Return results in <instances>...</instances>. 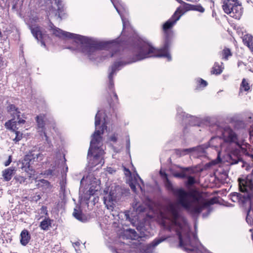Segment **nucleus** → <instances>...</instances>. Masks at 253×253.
<instances>
[{
    "instance_id": "f257e3e1",
    "label": "nucleus",
    "mask_w": 253,
    "mask_h": 253,
    "mask_svg": "<svg viewBox=\"0 0 253 253\" xmlns=\"http://www.w3.org/2000/svg\"><path fill=\"white\" fill-rule=\"evenodd\" d=\"M176 203H175V231L179 238L178 247L188 253H207V250L199 242L197 236L189 231L186 221L182 218V222L179 223L176 206L182 207L193 215L199 214L202 211L213 204V200L206 202L199 201V197L194 193L178 189Z\"/></svg>"
},
{
    "instance_id": "f03ea898",
    "label": "nucleus",
    "mask_w": 253,
    "mask_h": 253,
    "mask_svg": "<svg viewBox=\"0 0 253 253\" xmlns=\"http://www.w3.org/2000/svg\"><path fill=\"white\" fill-rule=\"evenodd\" d=\"M50 30L57 37L73 39L77 44L75 49H81L83 52L88 55L95 52L97 49L108 48L112 50L118 47L119 44L116 42H97L92 39L83 37L79 35L63 31L50 23L49 25Z\"/></svg>"
},
{
    "instance_id": "7ed1b4c3",
    "label": "nucleus",
    "mask_w": 253,
    "mask_h": 253,
    "mask_svg": "<svg viewBox=\"0 0 253 253\" xmlns=\"http://www.w3.org/2000/svg\"><path fill=\"white\" fill-rule=\"evenodd\" d=\"M174 24V20H168L163 25V31L165 35L164 47L161 49H157L149 43H143L138 48L136 54L137 60H140L150 57H165L169 61L171 60L172 57L168 50L170 45L172 33L171 30Z\"/></svg>"
},
{
    "instance_id": "20e7f679",
    "label": "nucleus",
    "mask_w": 253,
    "mask_h": 253,
    "mask_svg": "<svg viewBox=\"0 0 253 253\" xmlns=\"http://www.w3.org/2000/svg\"><path fill=\"white\" fill-rule=\"evenodd\" d=\"M100 113L98 111L95 118V126L96 130L92 135V139L90 143V147L88 151L87 159L90 168L100 164L101 166L104 163L103 159L104 151L102 146V137L101 134H103L107 126L104 123L101 126V130H97V127L100 124Z\"/></svg>"
},
{
    "instance_id": "39448f33",
    "label": "nucleus",
    "mask_w": 253,
    "mask_h": 253,
    "mask_svg": "<svg viewBox=\"0 0 253 253\" xmlns=\"http://www.w3.org/2000/svg\"><path fill=\"white\" fill-rule=\"evenodd\" d=\"M43 155L39 152H35V150H32L27 154L22 160L21 168L29 174V177L35 175V171L31 166L34 162H39L42 160Z\"/></svg>"
},
{
    "instance_id": "423d86ee",
    "label": "nucleus",
    "mask_w": 253,
    "mask_h": 253,
    "mask_svg": "<svg viewBox=\"0 0 253 253\" xmlns=\"http://www.w3.org/2000/svg\"><path fill=\"white\" fill-rule=\"evenodd\" d=\"M160 223L164 228L172 231L174 224V205L169 204L163 211L160 212L159 216Z\"/></svg>"
},
{
    "instance_id": "0eeeda50",
    "label": "nucleus",
    "mask_w": 253,
    "mask_h": 253,
    "mask_svg": "<svg viewBox=\"0 0 253 253\" xmlns=\"http://www.w3.org/2000/svg\"><path fill=\"white\" fill-rule=\"evenodd\" d=\"M222 8L231 17L239 19L242 15L241 4L238 0H224Z\"/></svg>"
},
{
    "instance_id": "6e6552de",
    "label": "nucleus",
    "mask_w": 253,
    "mask_h": 253,
    "mask_svg": "<svg viewBox=\"0 0 253 253\" xmlns=\"http://www.w3.org/2000/svg\"><path fill=\"white\" fill-rule=\"evenodd\" d=\"M121 195L122 193L119 187L111 190L109 194L104 198V203L107 208L112 211L115 204L120 199Z\"/></svg>"
},
{
    "instance_id": "1a4fd4ad",
    "label": "nucleus",
    "mask_w": 253,
    "mask_h": 253,
    "mask_svg": "<svg viewBox=\"0 0 253 253\" xmlns=\"http://www.w3.org/2000/svg\"><path fill=\"white\" fill-rule=\"evenodd\" d=\"M222 137L225 142L234 143L240 147L242 142L239 140L235 132L229 127H226L222 132Z\"/></svg>"
},
{
    "instance_id": "9d476101",
    "label": "nucleus",
    "mask_w": 253,
    "mask_h": 253,
    "mask_svg": "<svg viewBox=\"0 0 253 253\" xmlns=\"http://www.w3.org/2000/svg\"><path fill=\"white\" fill-rule=\"evenodd\" d=\"M160 173L163 179L167 189L169 191L173 193L174 189L172 184L170 181L171 176L168 175L164 171H162V170H160Z\"/></svg>"
},
{
    "instance_id": "9b49d317",
    "label": "nucleus",
    "mask_w": 253,
    "mask_h": 253,
    "mask_svg": "<svg viewBox=\"0 0 253 253\" xmlns=\"http://www.w3.org/2000/svg\"><path fill=\"white\" fill-rule=\"evenodd\" d=\"M124 64L122 62H115L110 68L109 70H111V72L109 75V87H111L113 86V75L115 73L116 71L120 70V67H122Z\"/></svg>"
},
{
    "instance_id": "f8f14e48",
    "label": "nucleus",
    "mask_w": 253,
    "mask_h": 253,
    "mask_svg": "<svg viewBox=\"0 0 253 253\" xmlns=\"http://www.w3.org/2000/svg\"><path fill=\"white\" fill-rule=\"evenodd\" d=\"M124 171L126 176L128 177V179L129 180V185L133 192H136L137 186L142 189V187L138 183L133 182L132 180H130L131 173L128 169L126 168H124Z\"/></svg>"
},
{
    "instance_id": "ddd939ff",
    "label": "nucleus",
    "mask_w": 253,
    "mask_h": 253,
    "mask_svg": "<svg viewBox=\"0 0 253 253\" xmlns=\"http://www.w3.org/2000/svg\"><path fill=\"white\" fill-rule=\"evenodd\" d=\"M7 112L11 115V117L14 118L17 117V119H19L20 116V112L19 109L16 107L14 105L10 104L7 108Z\"/></svg>"
},
{
    "instance_id": "4468645a",
    "label": "nucleus",
    "mask_w": 253,
    "mask_h": 253,
    "mask_svg": "<svg viewBox=\"0 0 253 253\" xmlns=\"http://www.w3.org/2000/svg\"><path fill=\"white\" fill-rule=\"evenodd\" d=\"M30 29L33 35L38 40L42 38V33L40 27L37 26H30Z\"/></svg>"
},
{
    "instance_id": "2eb2a0df",
    "label": "nucleus",
    "mask_w": 253,
    "mask_h": 253,
    "mask_svg": "<svg viewBox=\"0 0 253 253\" xmlns=\"http://www.w3.org/2000/svg\"><path fill=\"white\" fill-rule=\"evenodd\" d=\"M245 44L247 45L253 53V37L250 35H246L243 39Z\"/></svg>"
},
{
    "instance_id": "dca6fc26",
    "label": "nucleus",
    "mask_w": 253,
    "mask_h": 253,
    "mask_svg": "<svg viewBox=\"0 0 253 253\" xmlns=\"http://www.w3.org/2000/svg\"><path fill=\"white\" fill-rule=\"evenodd\" d=\"M20 236V242L21 244L23 246H26L28 243L30 239L28 232L26 230H24L21 233Z\"/></svg>"
},
{
    "instance_id": "f3484780",
    "label": "nucleus",
    "mask_w": 253,
    "mask_h": 253,
    "mask_svg": "<svg viewBox=\"0 0 253 253\" xmlns=\"http://www.w3.org/2000/svg\"><path fill=\"white\" fill-rule=\"evenodd\" d=\"M133 210L136 213L140 214L143 212L146 209V206L144 204H140L139 203H133L132 205Z\"/></svg>"
},
{
    "instance_id": "a211bd4d",
    "label": "nucleus",
    "mask_w": 253,
    "mask_h": 253,
    "mask_svg": "<svg viewBox=\"0 0 253 253\" xmlns=\"http://www.w3.org/2000/svg\"><path fill=\"white\" fill-rule=\"evenodd\" d=\"M59 162L58 160L55 161V166H53L52 169H49L45 171L44 174L46 175V176H50V175H57L58 174V171L57 170L55 169V166L56 165H58Z\"/></svg>"
},
{
    "instance_id": "6ab92c4d",
    "label": "nucleus",
    "mask_w": 253,
    "mask_h": 253,
    "mask_svg": "<svg viewBox=\"0 0 253 253\" xmlns=\"http://www.w3.org/2000/svg\"><path fill=\"white\" fill-rule=\"evenodd\" d=\"M14 169L12 168H8L5 169L2 172V176L5 181L10 180L12 176Z\"/></svg>"
},
{
    "instance_id": "aec40b11",
    "label": "nucleus",
    "mask_w": 253,
    "mask_h": 253,
    "mask_svg": "<svg viewBox=\"0 0 253 253\" xmlns=\"http://www.w3.org/2000/svg\"><path fill=\"white\" fill-rule=\"evenodd\" d=\"M195 149L194 148L190 149H176L175 150V155H177L178 157L183 156L186 154H188Z\"/></svg>"
},
{
    "instance_id": "412c9836",
    "label": "nucleus",
    "mask_w": 253,
    "mask_h": 253,
    "mask_svg": "<svg viewBox=\"0 0 253 253\" xmlns=\"http://www.w3.org/2000/svg\"><path fill=\"white\" fill-rule=\"evenodd\" d=\"M223 69V68L220 66L218 63L215 62L212 68L211 73L213 74L219 75L222 73Z\"/></svg>"
},
{
    "instance_id": "4be33fe9",
    "label": "nucleus",
    "mask_w": 253,
    "mask_h": 253,
    "mask_svg": "<svg viewBox=\"0 0 253 253\" xmlns=\"http://www.w3.org/2000/svg\"><path fill=\"white\" fill-rule=\"evenodd\" d=\"M16 122L14 121V119H11L5 123V126L6 128L12 130L13 131H15L16 128Z\"/></svg>"
},
{
    "instance_id": "5701e85b",
    "label": "nucleus",
    "mask_w": 253,
    "mask_h": 253,
    "mask_svg": "<svg viewBox=\"0 0 253 253\" xmlns=\"http://www.w3.org/2000/svg\"><path fill=\"white\" fill-rule=\"evenodd\" d=\"M189 169V168H182V170L180 172H176L175 170V177L185 178L187 177L186 172Z\"/></svg>"
},
{
    "instance_id": "b1692460",
    "label": "nucleus",
    "mask_w": 253,
    "mask_h": 253,
    "mask_svg": "<svg viewBox=\"0 0 253 253\" xmlns=\"http://www.w3.org/2000/svg\"><path fill=\"white\" fill-rule=\"evenodd\" d=\"M44 116L42 115L38 116L36 117L38 126L40 128H42L44 126Z\"/></svg>"
},
{
    "instance_id": "393cba45",
    "label": "nucleus",
    "mask_w": 253,
    "mask_h": 253,
    "mask_svg": "<svg viewBox=\"0 0 253 253\" xmlns=\"http://www.w3.org/2000/svg\"><path fill=\"white\" fill-rule=\"evenodd\" d=\"M240 161H242V160L239 157H237L233 154L230 155L228 162L231 165L236 164Z\"/></svg>"
},
{
    "instance_id": "a878e982",
    "label": "nucleus",
    "mask_w": 253,
    "mask_h": 253,
    "mask_svg": "<svg viewBox=\"0 0 253 253\" xmlns=\"http://www.w3.org/2000/svg\"><path fill=\"white\" fill-rule=\"evenodd\" d=\"M50 224V220L48 219H44L41 222L40 227L43 230H47Z\"/></svg>"
},
{
    "instance_id": "bb28decb",
    "label": "nucleus",
    "mask_w": 253,
    "mask_h": 253,
    "mask_svg": "<svg viewBox=\"0 0 253 253\" xmlns=\"http://www.w3.org/2000/svg\"><path fill=\"white\" fill-rule=\"evenodd\" d=\"M73 215L78 220L81 221H84V218L83 216V215L82 213L78 210L75 209L73 213Z\"/></svg>"
},
{
    "instance_id": "cd10ccee",
    "label": "nucleus",
    "mask_w": 253,
    "mask_h": 253,
    "mask_svg": "<svg viewBox=\"0 0 253 253\" xmlns=\"http://www.w3.org/2000/svg\"><path fill=\"white\" fill-rule=\"evenodd\" d=\"M243 89L245 91H248L250 89L249 84L245 79L242 80L240 86V91H242Z\"/></svg>"
},
{
    "instance_id": "c85d7f7f",
    "label": "nucleus",
    "mask_w": 253,
    "mask_h": 253,
    "mask_svg": "<svg viewBox=\"0 0 253 253\" xmlns=\"http://www.w3.org/2000/svg\"><path fill=\"white\" fill-rule=\"evenodd\" d=\"M222 59L227 60L228 57L232 55V53L231 52L229 48H225L223 50L222 52Z\"/></svg>"
},
{
    "instance_id": "c756f323",
    "label": "nucleus",
    "mask_w": 253,
    "mask_h": 253,
    "mask_svg": "<svg viewBox=\"0 0 253 253\" xmlns=\"http://www.w3.org/2000/svg\"><path fill=\"white\" fill-rule=\"evenodd\" d=\"M165 240L164 238L156 239L154 240L150 245V247H155Z\"/></svg>"
},
{
    "instance_id": "7c9ffc66",
    "label": "nucleus",
    "mask_w": 253,
    "mask_h": 253,
    "mask_svg": "<svg viewBox=\"0 0 253 253\" xmlns=\"http://www.w3.org/2000/svg\"><path fill=\"white\" fill-rule=\"evenodd\" d=\"M127 232H128L131 239H135L137 237V233L134 229H129Z\"/></svg>"
},
{
    "instance_id": "2f4dec72",
    "label": "nucleus",
    "mask_w": 253,
    "mask_h": 253,
    "mask_svg": "<svg viewBox=\"0 0 253 253\" xmlns=\"http://www.w3.org/2000/svg\"><path fill=\"white\" fill-rule=\"evenodd\" d=\"M14 131L15 132L16 136L13 139V141L17 142L20 140L22 138V134L20 132L16 131V130Z\"/></svg>"
},
{
    "instance_id": "473e14b6",
    "label": "nucleus",
    "mask_w": 253,
    "mask_h": 253,
    "mask_svg": "<svg viewBox=\"0 0 253 253\" xmlns=\"http://www.w3.org/2000/svg\"><path fill=\"white\" fill-rule=\"evenodd\" d=\"M197 82H198L199 85L202 87L206 86L208 84L207 82L202 79H198Z\"/></svg>"
},
{
    "instance_id": "72a5a7b5",
    "label": "nucleus",
    "mask_w": 253,
    "mask_h": 253,
    "mask_svg": "<svg viewBox=\"0 0 253 253\" xmlns=\"http://www.w3.org/2000/svg\"><path fill=\"white\" fill-rule=\"evenodd\" d=\"M195 183V178L192 176L187 177V184L189 185H192Z\"/></svg>"
},
{
    "instance_id": "f704fd0d",
    "label": "nucleus",
    "mask_w": 253,
    "mask_h": 253,
    "mask_svg": "<svg viewBox=\"0 0 253 253\" xmlns=\"http://www.w3.org/2000/svg\"><path fill=\"white\" fill-rule=\"evenodd\" d=\"M219 139L217 137H212L211 139L210 142H209V146H213V144L214 141H216L217 140Z\"/></svg>"
},
{
    "instance_id": "c9c22d12",
    "label": "nucleus",
    "mask_w": 253,
    "mask_h": 253,
    "mask_svg": "<svg viewBox=\"0 0 253 253\" xmlns=\"http://www.w3.org/2000/svg\"><path fill=\"white\" fill-rule=\"evenodd\" d=\"M250 211H249L246 217V220L248 223L251 222L252 217L250 215Z\"/></svg>"
},
{
    "instance_id": "e433bc0d",
    "label": "nucleus",
    "mask_w": 253,
    "mask_h": 253,
    "mask_svg": "<svg viewBox=\"0 0 253 253\" xmlns=\"http://www.w3.org/2000/svg\"><path fill=\"white\" fill-rule=\"evenodd\" d=\"M11 162V156H9L8 159L4 163L5 166H8L10 163Z\"/></svg>"
},
{
    "instance_id": "4c0bfd02",
    "label": "nucleus",
    "mask_w": 253,
    "mask_h": 253,
    "mask_svg": "<svg viewBox=\"0 0 253 253\" xmlns=\"http://www.w3.org/2000/svg\"><path fill=\"white\" fill-rule=\"evenodd\" d=\"M43 181H44V184H45V186H46L47 187V188L49 189V190H50L52 186L50 185V183L48 181H47L46 180H43Z\"/></svg>"
},
{
    "instance_id": "58836bf2",
    "label": "nucleus",
    "mask_w": 253,
    "mask_h": 253,
    "mask_svg": "<svg viewBox=\"0 0 253 253\" xmlns=\"http://www.w3.org/2000/svg\"><path fill=\"white\" fill-rule=\"evenodd\" d=\"M107 171L109 173H111V174H112L114 172H115V170L114 169H113L112 168H108L107 169Z\"/></svg>"
},
{
    "instance_id": "ea45409f",
    "label": "nucleus",
    "mask_w": 253,
    "mask_h": 253,
    "mask_svg": "<svg viewBox=\"0 0 253 253\" xmlns=\"http://www.w3.org/2000/svg\"><path fill=\"white\" fill-rule=\"evenodd\" d=\"M18 120V121L17 122H16V124H24L25 123V121L24 120L21 119H20V118Z\"/></svg>"
},
{
    "instance_id": "a19ab883",
    "label": "nucleus",
    "mask_w": 253,
    "mask_h": 253,
    "mask_svg": "<svg viewBox=\"0 0 253 253\" xmlns=\"http://www.w3.org/2000/svg\"><path fill=\"white\" fill-rule=\"evenodd\" d=\"M110 140L112 141L115 142L117 141V137L115 135L112 136L111 137Z\"/></svg>"
},
{
    "instance_id": "79ce46f5",
    "label": "nucleus",
    "mask_w": 253,
    "mask_h": 253,
    "mask_svg": "<svg viewBox=\"0 0 253 253\" xmlns=\"http://www.w3.org/2000/svg\"><path fill=\"white\" fill-rule=\"evenodd\" d=\"M198 10L199 11L201 12H204V11H205V9H204L203 7H201H201H200L198 9Z\"/></svg>"
},
{
    "instance_id": "37998d69",
    "label": "nucleus",
    "mask_w": 253,
    "mask_h": 253,
    "mask_svg": "<svg viewBox=\"0 0 253 253\" xmlns=\"http://www.w3.org/2000/svg\"><path fill=\"white\" fill-rule=\"evenodd\" d=\"M250 135L253 136V125L251 126V130H250Z\"/></svg>"
},
{
    "instance_id": "c03bdc74",
    "label": "nucleus",
    "mask_w": 253,
    "mask_h": 253,
    "mask_svg": "<svg viewBox=\"0 0 253 253\" xmlns=\"http://www.w3.org/2000/svg\"><path fill=\"white\" fill-rule=\"evenodd\" d=\"M3 64V60L2 58H0V68L1 67Z\"/></svg>"
},
{
    "instance_id": "a18cd8bd",
    "label": "nucleus",
    "mask_w": 253,
    "mask_h": 253,
    "mask_svg": "<svg viewBox=\"0 0 253 253\" xmlns=\"http://www.w3.org/2000/svg\"><path fill=\"white\" fill-rule=\"evenodd\" d=\"M111 0L112 1V3H113V4H114V6H115V8L116 9L117 11H118V12L120 14V12H119V10H118V8H117V7H116V6L115 5V4L114 3V2H113V0Z\"/></svg>"
},
{
    "instance_id": "49530a36",
    "label": "nucleus",
    "mask_w": 253,
    "mask_h": 253,
    "mask_svg": "<svg viewBox=\"0 0 253 253\" xmlns=\"http://www.w3.org/2000/svg\"><path fill=\"white\" fill-rule=\"evenodd\" d=\"M114 98L116 100H117V99H118V97H117V94L116 93H114Z\"/></svg>"
},
{
    "instance_id": "de8ad7c7",
    "label": "nucleus",
    "mask_w": 253,
    "mask_h": 253,
    "mask_svg": "<svg viewBox=\"0 0 253 253\" xmlns=\"http://www.w3.org/2000/svg\"><path fill=\"white\" fill-rule=\"evenodd\" d=\"M130 147V143H129V140L128 141V142H127V147L128 148H129Z\"/></svg>"
},
{
    "instance_id": "09e8293b",
    "label": "nucleus",
    "mask_w": 253,
    "mask_h": 253,
    "mask_svg": "<svg viewBox=\"0 0 253 253\" xmlns=\"http://www.w3.org/2000/svg\"><path fill=\"white\" fill-rule=\"evenodd\" d=\"M74 244H75L76 246H79L80 243L78 242H76V243H74Z\"/></svg>"
},
{
    "instance_id": "8fccbe9b",
    "label": "nucleus",
    "mask_w": 253,
    "mask_h": 253,
    "mask_svg": "<svg viewBox=\"0 0 253 253\" xmlns=\"http://www.w3.org/2000/svg\"><path fill=\"white\" fill-rule=\"evenodd\" d=\"M122 21H123V26L125 27V23L124 20V19L122 17Z\"/></svg>"
},
{
    "instance_id": "3c124183",
    "label": "nucleus",
    "mask_w": 253,
    "mask_h": 253,
    "mask_svg": "<svg viewBox=\"0 0 253 253\" xmlns=\"http://www.w3.org/2000/svg\"><path fill=\"white\" fill-rule=\"evenodd\" d=\"M206 1H208V2H214V1L213 0H206Z\"/></svg>"
},
{
    "instance_id": "603ef678",
    "label": "nucleus",
    "mask_w": 253,
    "mask_h": 253,
    "mask_svg": "<svg viewBox=\"0 0 253 253\" xmlns=\"http://www.w3.org/2000/svg\"><path fill=\"white\" fill-rule=\"evenodd\" d=\"M248 119L250 120H251V119H253V117L250 116L248 118Z\"/></svg>"
},
{
    "instance_id": "864d4df0",
    "label": "nucleus",
    "mask_w": 253,
    "mask_h": 253,
    "mask_svg": "<svg viewBox=\"0 0 253 253\" xmlns=\"http://www.w3.org/2000/svg\"><path fill=\"white\" fill-rule=\"evenodd\" d=\"M41 43H42V45H43V46H45V44L43 42H42Z\"/></svg>"
},
{
    "instance_id": "5fc2aeb1",
    "label": "nucleus",
    "mask_w": 253,
    "mask_h": 253,
    "mask_svg": "<svg viewBox=\"0 0 253 253\" xmlns=\"http://www.w3.org/2000/svg\"><path fill=\"white\" fill-rule=\"evenodd\" d=\"M137 176H138L139 179L142 182V179L138 175H137Z\"/></svg>"
},
{
    "instance_id": "6e6d98bb",
    "label": "nucleus",
    "mask_w": 253,
    "mask_h": 253,
    "mask_svg": "<svg viewBox=\"0 0 253 253\" xmlns=\"http://www.w3.org/2000/svg\"><path fill=\"white\" fill-rule=\"evenodd\" d=\"M44 134L45 137H46V138H47V136H46V134L45 132H44Z\"/></svg>"
},
{
    "instance_id": "4d7b16f0",
    "label": "nucleus",
    "mask_w": 253,
    "mask_h": 253,
    "mask_svg": "<svg viewBox=\"0 0 253 253\" xmlns=\"http://www.w3.org/2000/svg\"><path fill=\"white\" fill-rule=\"evenodd\" d=\"M113 56V53H112L111 55H110V57H112Z\"/></svg>"
},
{
    "instance_id": "13d9d810",
    "label": "nucleus",
    "mask_w": 253,
    "mask_h": 253,
    "mask_svg": "<svg viewBox=\"0 0 253 253\" xmlns=\"http://www.w3.org/2000/svg\"><path fill=\"white\" fill-rule=\"evenodd\" d=\"M84 178H83V179H82L81 181V183H82V181L84 180Z\"/></svg>"
},
{
    "instance_id": "bf43d9fd",
    "label": "nucleus",
    "mask_w": 253,
    "mask_h": 253,
    "mask_svg": "<svg viewBox=\"0 0 253 253\" xmlns=\"http://www.w3.org/2000/svg\"><path fill=\"white\" fill-rule=\"evenodd\" d=\"M38 198L39 199L40 198V197L38 196Z\"/></svg>"
}]
</instances>
